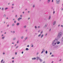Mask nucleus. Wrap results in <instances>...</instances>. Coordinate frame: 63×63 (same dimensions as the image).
Segmentation results:
<instances>
[{
    "label": "nucleus",
    "instance_id": "obj_9",
    "mask_svg": "<svg viewBox=\"0 0 63 63\" xmlns=\"http://www.w3.org/2000/svg\"><path fill=\"white\" fill-rule=\"evenodd\" d=\"M57 44H60V42L59 41L58 42Z\"/></svg>",
    "mask_w": 63,
    "mask_h": 63
},
{
    "label": "nucleus",
    "instance_id": "obj_14",
    "mask_svg": "<svg viewBox=\"0 0 63 63\" xmlns=\"http://www.w3.org/2000/svg\"><path fill=\"white\" fill-rule=\"evenodd\" d=\"M19 23H17V25H19Z\"/></svg>",
    "mask_w": 63,
    "mask_h": 63
},
{
    "label": "nucleus",
    "instance_id": "obj_1",
    "mask_svg": "<svg viewBox=\"0 0 63 63\" xmlns=\"http://www.w3.org/2000/svg\"><path fill=\"white\" fill-rule=\"evenodd\" d=\"M57 40H55L53 42V43H52V45L53 46H55L56 44V41H57Z\"/></svg>",
    "mask_w": 63,
    "mask_h": 63
},
{
    "label": "nucleus",
    "instance_id": "obj_19",
    "mask_svg": "<svg viewBox=\"0 0 63 63\" xmlns=\"http://www.w3.org/2000/svg\"><path fill=\"white\" fill-rule=\"evenodd\" d=\"M33 44H32V46H31V47H33Z\"/></svg>",
    "mask_w": 63,
    "mask_h": 63
},
{
    "label": "nucleus",
    "instance_id": "obj_59",
    "mask_svg": "<svg viewBox=\"0 0 63 63\" xmlns=\"http://www.w3.org/2000/svg\"><path fill=\"white\" fill-rule=\"evenodd\" d=\"M50 0H48V1H50Z\"/></svg>",
    "mask_w": 63,
    "mask_h": 63
},
{
    "label": "nucleus",
    "instance_id": "obj_24",
    "mask_svg": "<svg viewBox=\"0 0 63 63\" xmlns=\"http://www.w3.org/2000/svg\"><path fill=\"white\" fill-rule=\"evenodd\" d=\"M16 40V38H14L13 39V40Z\"/></svg>",
    "mask_w": 63,
    "mask_h": 63
},
{
    "label": "nucleus",
    "instance_id": "obj_43",
    "mask_svg": "<svg viewBox=\"0 0 63 63\" xmlns=\"http://www.w3.org/2000/svg\"><path fill=\"white\" fill-rule=\"evenodd\" d=\"M22 54H23V51H22Z\"/></svg>",
    "mask_w": 63,
    "mask_h": 63
},
{
    "label": "nucleus",
    "instance_id": "obj_32",
    "mask_svg": "<svg viewBox=\"0 0 63 63\" xmlns=\"http://www.w3.org/2000/svg\"><path fill=\"white\" fill-rule=\"evenodd\" d=\"M30 19V17H29L28 18V19Z\"/></svg>",
    "mask_w": 63,
    "mask_h": 63
},
{
    "label": "nucleus",
    "instance_id": "obj_49",
    "mask_svg": "<svg viewBox=\"0 0 63 63\" xmlns=\"http://www.w3.org/2000/svg\"><path fill=\"white\" fill-rule=\"evenodd\" d=\"M5 63V61H3L2 63Z\"/></svg>",
    "mask_w": 63,
    "mask_h": 63
},
{
    "label": "nucleus",
    "instance_id": "obj_45",
    "mask_svg": "<svg viewBox=\"0 0 63 63\" xmlns=\"http://www.w3.org/2000/svg\"><path fill=\"white\" fill-rule=\"evenodd\" d=\"M49 31H51V29H50Z\"/></svg>",
    "mask_w": 63,
    "mask_h": 63
},
{
    "label": "nucleus",
    "instance_id": "obj_8",
    "mask_svg": "<svg viewBox=\"0 0 63 63\" xmlns=\"http://www.w3.org/2000/svg\"><path fill=\"white\" fill-rule=\"evenodd\" d=\"M55 22H56L55 21L53 23V25H54V24H55Z\"/></svg>",
    "mask_w": 63,
    "mask_h": 63
},
{
    "label": "nucleus",
    "instance_id": "obj_58",
    "mask_svg": "<svg viewBox=\"0 0 63 63\" xmlns=\"http://www.w3.org/2000/svg\"><path fill=\"white\" fill-rule=\"evenodd\" d=\"M23 14H24V12H23Z\"/></svg>",
    "mask_w": 63,
    "mask_h": 63
},
{
    "label": "nucleus",
    "instance_id": "obj_56",
    "mask_svg": "<svg viewBox=\"0 0 63 63\" xmlns=\"http://www.w3.org/2000/svg\"><path fill=\"white\" fill-rule=\"evenodd\" d=\"M12 59H14V57L12 58Z\"/></svg>",
    "mask_w": 63,
    "mask_h": 63
},
{
    "label": "nucleus",
    "instance_id": "obj_23",
    "mask_svg": "<svg viewBox=\"0 0 63 63\" xmlns=\"http://www.w3.org/2000/svg\"><path fill=\"white\" fill-rule=\"evenodd\" d=\"M23 36H22L21 37V39H23Z\"/></svg>",
    "mask_w": 63,
    "mask_h": 63
},
{
    "label": "nucleus",
    "instance_id": "obj_21",
    "mask_svg": "<svg viewBox=\"0 0 63 63\" xmlns=\"http://www.w3.org/2000/svg\"><path fill=\"white\" fill-rule=\"evenodd\" d=\"M50 18H51V17H50V16H49V19H50Z\"/></svg>",
    "mask_w": 63,
    "mask_h": 63
},
{
    "label": "nucleus",
    "instance_id": "obj_12",
    "mask_svg": "<svg viewBox=\"0 0 63 63\" xmlns=\"http://www.w3.org/2000/svg\"><path fill=\"white\" fill-rule=\"evenodd\" d=\"M5 36H3V37L2 38V39H4V38H5Z\"/></svg>",
    "mask_w": 63,
    "mask_h": 63
},
{
    "label": "nucleus",
    "instance_id": "obj_22",
    "mask_svg": "<svg viewBox=\"0 0 63 63\" xmlns=\"http://www.w3.org/2000/svg\"><path fill=\"white\" fill-rule=\"evenodd\" d=\"M42 50L43 51H45V49H42Z\"/></svg>",
    "mask_w": 63,
    "mask_h": 63
},
{
    "label": "nucleus",
    "instance_id": "obj_37",
    "mask_svg": "<svg viewBox=\"0 0 63 63\" xmlns=\"http://www.w3.org/2000/svg\"><path fill=\"white\" fill-rule=\"evenodd\" d=\"M40 33L41 34H42L43 33V32H41Z\"/></svg>",
    "mask_w": 63,
    "mask_h": 63
},
{
    "label": "nucleus",
    "instance_id": "obj_5",
    "mask_svg": "<svg viewBox=\"0 0 63 63\" xmlns=\"http://www.w3.org/2000/svg\"><path fill=\"white\" fill-rule=\"evenodd\" d=\"M56 3L57 4H58L59 3V0H56Z\"/></svg>",
    "mask_w": 63,
    "mask_h": 63
},
{
    "label": "nucleus",
    "instance_id": "obj_60",
    "mask_svg": "<svg viewBox=\"0 0 63 63\" xmlns=\"http://www.w3.org/2000/svg\"><path fill=\"white\" fill-rule=\"evenodd\" d=\"M9 26V25H7V26H8V27Z\"/></svg>",
    "mask_w": 63,
    "mask_h": 63
},
{
    "label": "nucleus",
    "instance_id": "obj_47",
    "mask_svg": "<svg viewBox=\"0 0 63 63\" xmlns=\"http://www.w3.org/2000/svg\"><path fill=\"white\" fill-rule=\"evenodd\" d=\"M40 30H39L38 31V32H40Z\"/></svg>",
    "mask_w": 63,
    "mask_h": 63
},
{
    "label": "nucleus",
    "instance_id": "obj_28",
    "mask_svg": "<svg viewBox=\"0 0 63 63\" xmlns=\"http://www.w3.org/2000/svg\"><path fill=\"white\" fill-rule=\"evenodd\" d=\"M17 54V52H15V54L16 55Z\"/></svg>",
    "mask_w": 63,
    "mask_h": 63
},
{
    "label": "nucleus",
    "instance_id": "obj_39",
    "mask_svg": "<svg viewBox=\"0 0 63 63\" xmlns=\"http://www.w3.org/2000/svg\"><path fill=\"white\" fill-rule=\"evenodd\" d=\"M33 7L34 8V7H35V5H33Z\"/></svg>",
    "mask_w": 63,
    "mask_h": 63
},
{
    "label": "nucleus",
    "instance_id": "obj_26",
    "mask_svg": "<svg viewBox=\"0 0 63 63\" xmlns=\"http://www.w3.org/2000/svg\"><path fill=\"white\" fill-rule=\"evenodd\" d=\"M3 16H4V17H5V16H6V15H4Z\"/></svg>",
    "mask_w": 63,
    "mask_h": 63
},
{
    "label": "nucleus",
    "instance_id": "obj_55",
    "mask_svg": "<svg viewBox=\"0 0 63 63\" xmlns=\"http://www.w3.org/2000/svg\"><path fill=\"white\" fill-rule=\"evenodd\" d=\"M3 54H5V53H3Z\"/></svg>",
    "mask_w": 63,
    "mask_h": 63
},
{
    "label": "nucleus",
    "instance_id": "obj_3",
    "mask_svg": "<svg viewBox=\"0 0 63 63\" xmlns=\"http://www.w3.org/2000/svg\"><path fill=\"white\" fill-rule=\"evenodd\" d=\"M22 19V18L19 17L18 19V21L20 20V19Z\"/></svg>",
    "mask_w": 63,
    "mask_h": 63
},
{
    "label": "nucleus",
    "instance_id": "obj_36",
    "mask_svg": "<svg viewBox=\"0 0 63 63\" xmlns=\"http://www.w3.org/2000/svg\"><path fill=\"white\" fill-rule=\"evenodd\" d=\"M53 2V0H52V2Z\"/></svg>",
    "mask_w": 63,
    "mask_h": 63
},
{
    "label": "nucleus",
    "instance_id": "obj_2",
    "mask_svg": "<svg viewBox=\"0 0 63 63\" xmlns=\"http://www.w3.org/2000/svg\"><path fill=\"white\" fill-rule=\"evenodd\" d=\"M62 34V32H60L59 33L58 35V38H60V36H61Z\"/></svg>",
    "mask_w": 63,
    "mask_h": 63
},
{
    "label": "nucleus",
    "instance_id": "obj_52",
    "mask_svg": "<svg viewBox=\"0 0 63 63\" xmlns=\"http://www.w3.org/2000/svg\"><path fill=\"white\" fill-rule=\"evenodd\" d=\"M51 56H53V55H51Z\"/></svg>",
    "mask_w": 63,
    "mask_h": 63
},
{
    "label": "nucleus",
    "instance_id": "obj_10",
    "mask_svg": "<svg viewBox=\"0 0 63 63\" xmlns=\"http://www.w3.org/2000/svg\"><path fill=\"white\" fill-rule=\"evenodd\" d=\"M26 50H29V49L28 48H26Z\"/></svg>",
    "mask_w": 63,
    "mask_h": 63
},
{
    "label": "nucleus",
    "instance_id": "obj_13",
    "mask_svg": "<svg viewBox=\"0 0 63 63\" xmlns=\"http://www.w3.org/2000/svg\"><path fill=\"white\" fill-rule=\"evenodd\" d=\"M43 36H44V35L42 34L41 36V38H42V37H43Z\"/></svg>",
    "mask_w": 63,
    "mask_h": 63
},
{
    "label": "nucleus",
    "instance_id": "obj_63",
    "mask_svg": "<svg viewBox=\"0 0 63 63\" xmlns=\"http://www.w3.org/2000/svg\"><path fill=\"white\" fill-rule=\"evenodd\" d=\"M13 20H15V19H13Z\"/></svg>",
    "mask_w": 63,
    "mask_h": 63
},
{
    "label": "nucleus",
    "instance_id": "obj_46",
    "mask_svg": "<svg viewBox=\"0 0 63 63\" xmlns=\"http://www.w3.org/2000/svg\"><path fill=\"white\" fill-rule=\"evenodd\" d=\"M17 47H18V46H17V47H16V48H17Z\"/></svg>",
    "mask_w": 63,
    "mask_h": 63
},
{
    "label": "nucleus",
    "instance_id": "obj_42",
    "mask_svg": "<svg viewBox=\"0 0 63 63\" xmlns=\"http://www.w3.org/2000/svg\"><path fill=\"white\" fill-rule=\"evenodd\" d=\"M53 13V14H54V13H55V11H54Z\"/></svg>",
    "mask_w": 63,
    "mask_h": 63
},
{
    "label": "nucleus",
    "instance_id": "obj_41",
    "mask_svg": "<svg viewBox=\"0 0 63 63\" xmlns=\"http://www.w3.org/2000/svg\"><path fill=\"white\" fill-rule=\"evenodd\" d=\"M43 52H43V51H42V52L41 53H43Z\"/></svg>",
    "mask_w": 63,
    "mask_h": 63
},
{
    "label": "nucleus",
    "instance_id": "obj_53",
    "mask_svg": "<svg viewBox=\"0 0 63 63\" xmlns=\"http://www.w3.org/2000/svg\"><path fill=\"white\" fill-rule=\"evenodd\" d=\"M61 61V59H60V60H59L60 61Z\"/></svg>",
    "mask_w": 63,
    "mask_h": 63
},
{
    "label": "nucleus",
    "instance_id": "obj_11",
    "mask_svg": "<svg viewBox=\"0 0 63 63\" xmlns=\"http://www.w3.org/2000/svg\"><path fill=\"white\" fill-rule=\"evenodd\" d=\"M45 53L46 54H47V50L45 52Z\"/></svg>",
    "mask_w": 63,
    "mask_h": 63
},
{
    "label": "nucleus",
    "instance_id": "obj_25",
    "mask_svg": "<svg viewBox=\"0 0 63 63\" xmlns=\"http://www.w3.org/2000/svg\"><path fill=\"white\" fill-rule=\"evenodd\" d=\"M40 26H38V28H40Z\"/></svg>",
    "mask_w": 63,
    "mask_h": 63
},
{
    "label": "nucleus",
    "instance_id": "obj_44",
    "mask_svg": "<svg viewBox=\"0 0 63 63\" xmlns=\"http://www.w3.org/2000/svg\"><path fill=\"white\" fill-rule=\"evenodd\" d=\"M62 41H63V38H62Z\"/></svg>",
    "mask_w": 63,
    "mask_h": 63
},
{
    "label": "nucleus",
    "instance_id": "obj_64",
    "mask_svg": "<svg viewBox=\"0 0 63 63\" xmlns=\"http://www.w3.org/2000/svg\"><path fill=\"white\" fill-rule=\"evenodd\" d=\"M5 23V21H4V23Z\"/></svg>",
    "mask_w": 63,
    "mask_h": 63
},
{
    "label": "nucleus",
    "instance_id": "obj_57",
    "mask_svg": "<svg viewBox=\"0 0 63 63\" xmlns=\"http://www.w3.org/2000/svg\"><path fill=\"white\" fill-rule=\"evenodd\" d=\"M4 36V35L3 34L2 35V36Z\"/></svg>",
    "mask_w": 63,
    "mask_h": 63
},
{
    "label": "nucleus",
    "instance_id": "obj_54",
    "mask_svg": "<svg viewBox=\"0 0 63 63\" xmlns=\"http://www.w3.org/2000/svg\"><path fill=\"white\" fill-rule=\"evenodd\" d=\"M20 17H22V15H20Z\"/></svg>",
    "mask_w": 63,
    "mask_h": 63
},
{
    "label": "nucleus",
    "instance_id": "obj_33",
    "mask_svg": "<svg viewBox=\"0 0 63 63\" xmlns=\"http://www.w3.org/2000/svg\"><path fill=\"white\" fill-rule=\"evenodd\" d=\"M52 53H51V52L50 53V55H51V54Z\"/></svg>",
    "mask_w": 63,
    "mask_h": 63
},
{
    "label": "nucleus",
    "instance_id": "obj_62",
    "mask_svg": "<svg viewBox=\"0 0 63 63\" xmlns=\"http://www.w3.org/2000/svg\"><path fill=\"white\" fill-rule=\"evenodd\" d=\"M46 36H47V33H46Z\"/></svg>",
    "mask_w": 63,
    "mask_h": 63
},
{
    "label": "nucleus",
    "instance_id": "obj_18",
    "mask_svg": "<svg viewBox=\"0 0 63 63\" xmlns=\"http://www.w3.org/2000/svg\"><path fill=\"white\" fill-rule=\"evenodd\" d=\"M47 25H45V26H44V27H47Z\"/></svg>",
    "mask_w": 63,
    "mask_h": 63
},
{
    "label": "nucleus",
    "instance_id": "obj_15",
    "mask_svg": "<svg viewBox=\"0 0 63 63\" xmlns=\"http://www.w3.org/2000/svg\"><path fill=\"white\" fill-rule=\"evenodd\" d=\"M40 36H41V34L38 35V37H40Z\"/></svg>",
    "mask_w": 63,
    "mask_h": 63
},
{
    "label": "nucleus",
    "instance_id": "obj_48",
    "mask_svg": "<svg viewBox=\"0 0 63 63\" xmlns=\"http://www.w3.org/2000/svg\"><path fill=\"white\" fill-rule=\"evenodd\" d=\"M16 17H17V15H16Z\"/></svg>",
    "mask_w": 63,
    "mask_h": 63
},
{
    "label": "nucleus",
    "instance_id": "obj_40",
    "mask_svg": "<svg viewBox=\"0 0 63 63\" xmlns=\"http://www.w3.org/2000/svg\"><path fill=\"white\" fill-rule=\"evenodd\" d=\"M24 27L25 28H26V26H25Z\"/></svg>",
    "mask_w": 63,
    "mask_h": 63
},
{
    "label": "nucleus",
    "instance_id": "obj_30",
    "mask_svg": "<svg viewBox=\"0 0 63 63\" xmlns=\"http://www.w3.org/2000/svg\"><path fill=\"white\" fill-rule=\"evenodd\" d=\"M27 47H29V45H28L27 46Z\"/></svg>",
    "mask_w": 63,
    "mask_h": 63
},
{
    "label": "nucleus",
    "instance_id": "obj_38",
    "mask_svg": "<svg viewBox=\"0 0 63 63\" xmlns=\"http://www.w3.org/2000/svg\"><path fill=\"white\" fill-rule=\"evenodd\" d=\"M35 28H37V27L36 26H35Z\"/></svg>",
    "mask_w": 63,
    "mask_h": 63
},
{
    "label": "nucleus",
    "instance_id": "obj_51",
    "mask_svg": "<svg viewBox=\"0 0 63 63\" xmlns=\"http://www.w3.org/2000/svg\"><path fill=\"white\" fill-rule=\"evenodd\" d=\"M38 54H39L38 53H37V55H38Z\"/></svg>",
    "mask_w": 63,
    "mask_h": 63
},
{
    "label": "nucleus",
    "instance_id": "obj_27",
    "mask_svg": "<svg viewBox=\"0 0 63 63\" xmlns=\"http://www.w3.org/2000/svg\"><path fill=\"white\" fill-rule=\"evenodd\" d=\"M7 9H8V8H5V10H7Z\"/></svg>",
    "mask_w": 63,
    "mask_h": 63
},
{
    "label": "nucleus",
    "instance_id": "obj_16",
    "mask_svg": "<svg viewBox=\"0 0 63 63\" xmlns=\"http://www.w3.org/2000/svg\"><path fill=\"white\" fill-rule=\"evenodd\" d=\"M28 38V37H26L25 38V40H26Z\"/></svg>",
    "mask_w": 63,
    "mask_h": 63
},
{
    "label": "nucleus",
    "instance_id": "obj_6",
    "mask_svg": "<svg viewBox=\"0 0 63 63\" xmlns=\"http://www.w3.org/2000/svg\"><path fill=\"white\" fill-rule=\"evenodd\" d=\"M32 60H35L36 59V58H32Z\"/></svg>",
    "mask_w": 63,
    "mask_h": 63
},
{
    "label": "nucleus",
    "instance_id": "obj_4",
    "mask_svg": "<svg viewBox=\"0 0 63 63\" xmlns=\"http://www.w3.org/2000/svg\"><path fill=\"white\" fill-rule=\"evenodd\" d=\"M36 58L37 59V60H38V59H39V60H40V58L39 57H37Z\"/></svg>",
    "mask_w": 63,
    "mask_h": 63
},
{
    "label": "nucleus",
    "instance_id": "obj_7",
    "mask_svg": "<svg viewBox=\"0 0 63 63\" xmlns=\"http://www.w3.org/2000/svg\"><path fill=\"white\" fill-rule=\"evenodd\" d=\"M39 60H40V62H42V60L41 59H39Z\"/></svg>",
    "mask_w": 63,
    "mask_h": 63
},
{
    "label": "nucleus",
    "instance_id": "obj_50",
    "mask_svg": "<svg viewBox=\"0 0 63 63\" xmlns=\"http://www.w3.org/2000/svg\"><path fill=\"white\" fill-rule=\"evenodd\" d=\"M17 43H18V41H17Z\"/></svg>",
    "mask_w": 63,
    "mask_h": 63
},
{
    "label": "nucleus",
    "instance_id": "obj_29",
    "mask_svg": "<svg viewBox=\"0 0 63 63\" xmlns=\"http://www.w3.org/2000/svg\"><path fill=\"white\" fill-rule=\"evenodd\" d=\"M61 27H63V25H61Z\"/></svg>",
    "mask_w": 63,
    "mask_h": 63
},
{
    "label": "nucleus",
    "instance_id": "obj_17",
    "mask_svg": "<svg viewBox=\"0 0 63 63\" xmlns=\"http://www.w3.org/2000/svg\"><path fill=\"white\" fill-rule=\"evenodd\" d=\"M3 60H2L1 61V63H2L3 62Z\"/></svg>",
    "mask_w": 63,
    "mask_h": 63
},
{
    "label": "nucleus",
    "instance_id": "obj_61",
    "mask_svg": "<svg viewBox=\"0 0 63 63\" xmlns=\"http://www.w3.org/2000/svg\"><path fill=\"white\" fill-rule=\"evenodd\" d=\"M14 4H12V6H14Z\"/></svg>",
    "mask_w": 63,
    "mask_h": 63
},
{
    "label": "nucleus",
    "instance_id": "obj_34",
    "mask_svg": "<svg viewBox=\"0 0 63 63\" xmlns=\"http://www.w3.org/2000/svg\"><path fill=\"white\" fill-rule=\"evenodd\" d=\"M4 10V8H2V10Z\"/></svg>",
    "mask_w": 63,
    "mask_h": 63
},
{
    "label": "nucleus",
    "instance_id": "obj_35",
    "mask_svg": "<svg viewBox=\"0 0 63 63\" xmlns=\"http://www.w3.org/2000/svg\"><path fill=\"white\" fill-rule=\"evenodd\" d=\"M14 23H16V21H14Z\"/></svg>",
    "mask_w": 63,
    "mask_h": 63
},
{
    "label": "nucleus",
    "instance_id": "obj_31",
    "mask_svg": "<svg viewBox=\"0 0 63 63\" xmlns=\"http://www.w3.org/2000/svg\"><path fill=\"white\" fill-rule=\"evenodd\" d=\"M12 62L13 63H14V60L12 61Z\"/></svg>",
    "mask_w": 63,
    "mask_h": 63
},
{
    "label": "nucleus",
    "instance_id": "obj_20",
    "mask_svg": "<svg viewBox=\"0 0 63 63\" xmlns=\"http://www.w3.org/2000/svg\"><path fill=\"white\" fill-rule=\"evenodd\" d=\"M14 25H15V24H13L12 25V26H14Z\"/></svg>",
    "mask_w": 63,
    "mask_h": 63
}]
</instances>
